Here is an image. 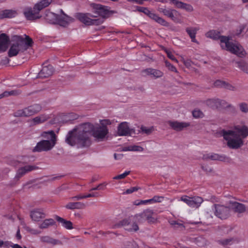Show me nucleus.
Segmentation results:
<instances>
[{
    "mask_svg": "<svg viewBox=\"0 0 248 248\" xmlns=\"http://www.w3.org/2000/svg\"><path fill=\"white\" fill-rule=\"evenodd\" d=\"M89 133L92 134L95 141L100 142L108 140L109 131L108 127L100 126L99 124L94 126L89 123H85L69 131L66 136L65 142L72 146H88L91 143Z\"/></svg>",
    "mask_w": 248,
    "mask_h": 248,
    "instance_id": "nucleus-1",
    "label": "nucleus"
},
{
    "mask_svg": "<svg viewBox=\"0 0 248 248\" xmlns=\"http://www.w3.org/2000/svg\"><path fill=\"white\" fill-rule=\"evenodd\" d=\"M220 135L227 141V145L232 149H238L244 145L243 140L248 136V127L237 125L232 130L223 129Z\"/></svg>",
    "mask_w": 248,
    "mask_h": 248,
    "instance_id": "nucleus-2",
    "label": "nucleus"
},
{
    "mask_svg": "<svg viewBox=\"0 0 248 248\" xmlns=\"http://www.w3.org/2000/svg\"><path fill=\"white\" fill-rule=\"evenodd\" d=\"M206 36L213 40H220L221 48L234 54L240 57L245 55L246 52L243 47L237 42H230V37L222 36L220 32L215 30L209 31L206 33Z\"/></svg>",
    "mask_w": 248,
    "mask_h": 248,
    "instance_id": "nucleus-3",
    "label": "nucleus"
},
{
    "mask_svg": "<svg viewBox=\"0 0 248 248\" xmlns=\"http://www.w3.org/2000/svg\"><path fill=\"white\" fill-rule=\"evenodd\" d=\"M33 44L32 39L28 35H14L11 39V46L8 51L10 57L16 56L27 50Z\"/></svg>",
    "mask_w": 248,
    "mask_h": 248,
    "instance_id": "nucleus-4",
    "label": "nucleus"
},
{
    "mask_svg": "<svg viewBox=\"0 0 248 248\" xmlns=\"http://www.w3.org/2000/svg\"><path fill=\"white\" fill-rule=\"evenodd\" d=\"M40 137L43 139L37 143L33 152H47L53 149L56 144L57 136L53 130L43 131Z\"/></svg>",
    "mask_w": 248,
    "mask_h": 248,
    "instance_id": "nucleus-5",
    "label": "nucleus"
},
{
    "mask_svg": "<svg viewBox=\"0 0 248 248\" xmlns=\"http://www.w3.org/2000/svg\"><path fill=\"white\" fill-rule=\"evenodd\" d=\"M41 109L42 107L35 104L16 111L14 113V116L16 117H29L38 113Z\"/></svg>",
    "mask_w": 248,
    "mask_h": 248,
    "instance_id": "nucleus-6",
    "label": "nucleus"
},
{
    "mask_svg": "<svg viewBox=\"0 0 248 248\" xmlns=\"http://www.w3.org/2000/svg\"><path fill=\"white\" fill-rule=\"evenodd\" d=\"M93 16L89 14L77 13L75 17L86 25H98L103 22V18L92 19Z\"/></svg>",
    "mask_w": 248,
    "mask_h": 248,
    "instance_id": "nucleus-7",
    "label": "nucleus"
},
{
    "mask_svg": "<svg viewBox=\"0 0 248 248\" xmlns=\"http://www.w3.org/2000/svg\"><path fill=\"white\" fill-rule=\"evenodd\" d=\"M155 213L152 210L147 209L142 213L137 214L134 217V218L139 222H143L146 220L149 223H155L157 218L155 217Z\"/></svg>",
    "mask_w": 248,
    "mask_h": 248,
    "instance_id": "nucleus-8",
    "label": "nucleus"
},
{
    "mask_svg": "<svg viewBox=\"0 0 248 248\" xmlns=\"http://www.w3.org/2000/svg\"><path fill=\"white\" fill-rule=\"evenodd\" d=\"M121 227H124L126 231L130 232H136L139 229L137 224L134 221H132V218H131L120 221L118 223L113 225L112 228L117 229Z\"/></svg>",
    "mask_w": 248,
    "mask_h": 248,
    "instance_id": "nucleus-9",
    "label": "nucleus"
},
{
    "mask_svg": "<svg viewBox=\"0 0 248 248\" xmlns=\"http://www.w3.org/2000/svg\"><path fill=\"white\" fill-rule=\"evenodd\" d=\"M215 215L221 219H225L230 216L231 210L228 206L220 204H214L213 205Z\"/></svg>",
    "mask_w": 248,
    "mask_h": 248,
    "instance_id": "nucleus-10",
    "label": "nucleus"
},
{
    "mask_svg": "<svg viewBox=\"0 0 248 248\" xmlns=\"http://www.w3.org/2000/svg\"><path fill=\"white\" fill-rule=\"evenodd\" d=\"M137 10L139 12L144 13L145 15L148 16L150 18L155 20L158 24L165 27L169 26V22L166 21L164 19L159 16L156 14L152 13L151 11H149L147 8L143 7H137Z\"/></svg>",
    "mask_w": 248,
    "mask_h": 248,
    "instance_id": "nucleus-11",
    "label": "nucleus"
},
{
    "mask_svg": "<svg viewBox=\"0 0 248 248\" xmlns=\"http://www.w3.org/2000/svg\"><path fill=\"white\" fill-rule=\"evenodd\" d=\"M91 6L94 10V13L98 14L101 16L100 18L104 19L108 17L110 15V12L106 6L95 3H91Z\"/></svg>",
    "mask_w": 248,
    "mask_h": 248,
    "instance_id": "nucleus-12",
    "label": "nucleus"
},
{
    "mask_svg": "<svg viewBox=\"0 0 248 248\" xmlns=\"http://www.w3.org/2000/svg\"><path fill=\"white\" fill-rule=\"evenodd\" d=\"M38 169V167L34 165H27L20 167L16 171V173L15 177V179L16 181H18L21 177L23 176L26 173H28Z\"/></svg>",
    "mask_w": 248,
    "mask_h": 248,
    "instance_id": "nucleus-13",
    "label": "nucleus"
},
{
    "mask_svg": "<svg viewBox=\"0 0 248 248\" xmlns=\"http://www.w3.org/2000/svg\"><path fill=\"white\" fill-rule=\"evenodd\" d=\"M23 14L27 20H34L39 19L41 16H39V12L37 9H35V6L33 8L28 7L24 9Z\"/></svg>",
    "mask_w": 248,
    "mask_h": 248,
    "instance_id": "nucleus-14",
    "label": "nucleus"
},
{
    "mask_svg": "<svg viewBox=\"0 0 248 248\" xmlns=\"http://www.w3.org/2000/svg\"><path fill=\"white\" fill-rule=\"evenodd\" d=\"M133 131V129L130 128L125 122L121 123L117 127V135L119 136H130Z\"/></svg>",
    "mask_w": 248,
    "mask_h": 248,
    "instance_id": "nucleus-15",
    "label": "nucleus"
},
{
    "mask_svg": "<svg viewBox=\"0 0 248 248\" xmlns=\"http://www.w3.org/2000/svg\"><path fill=\"white\" fill-rule=\"evenodd\" d=\"M141 73L143 76H148L155 79L161 78L164 75L163 72L161 70L152 68L143 69L141 71Z\"/></svg>",
    "mask_w": 248,
    "mask_h": 248,
    "instance_id": "nucleus-16",
    "label": "nucleus"
},
{
    "mask_svg": "<svg viewBox=\"0 0 248 248\" xmlns=\"http://www.w3.org/2000/svg\"><path fill=\"white\" fill-rule=\"evenodd\" d=\"M229 204L232 209L235 213L242 214L248 211V208L243 203L230 201Z\"/></svg>",
    "mask_w": 248,
    "mask_h": 248,
    "instance_id": "nucleus-17",
    "label": "nucleus"
},
{
    "mask_svg": "<svg viewBox=\"0 0 248 248\" xmlns=\"http://www.w3.org/2000/svg\"><path fill=\"white\" fill-rule=\"evenodd\" d=\"M74 20L73 18L68 16L64 13H62V14L61 15H58L56 24H59L62 27H66L70 23L74 22Z\"/></svg>",
    "mask_w": 248,
    "mask_h": 248,
    "instance_id": "nucleus-18",
    "label": "nucleus"
},
{
    "mask_svg": "<svg viewBox=\"0 0 248 248\" xmlns=\"http://www.w3.org/2000/svg\"><path fill=\"white\" fill-rule=\"evenodd\" d=\"M170 0L177 8L185 10L186 12L189 13L194 11L193 6L190 4L184 3L177 0Z\"/></svg>",
    "mask_w": 248,
    "mask_h": 248,
    "instance_id": "nucleus-19",
    "label": "nucleus"
},
{
    "mask_svg": "<svg viewBox=\"0 0 248 248\" xmlns=\"http://www.w3.org/2000/svg\"><path fill=\"white\" fill-rule=\"evenodd\" d=\"M53 73V68L51 65L44 66L38 73V78H46L51 76Z\"/></svg>",
    "mask_w": 248,
    "mask_h": 248,
    "instance_id": "nucleus-20",
    "label": "nucleus"
},
{
    "mask_svg": "<svg viewBox=\"0 0 248 248\" xmlns=\"http://www.w3.org/2000/svg\"><path fill=\"white\" fill-rule=\"evenodd\" d=\"M168 124L173 130L176 131H181L190 125L187 123L179 122L178 121H169Z\"/></svg>",
    "mask_w": 248,
    "mask_h": 248,
    "instance_id": "nucleus-21",
    "label": "nucleus"
},
{
    "mask_svg": "<svg viewBox=\"0 0 248 248\" xmlns=\"http://www.w3.org/2000/svg\"><path fill=\"white\" fill-rule=\"evenodd\" d=\"M10 38L6 34L2 33L0 35V52L6 50Z\"/></svg>",
    "mask_w": 248,
    "mask_h": 248,
    "instance_id": "nucleus-22",
    "label": "nucleus"
},
{
    "mask_svg": "<svg viewBox=\"0 0 248 248\" xmlns=\"http://www.w3.org/2000/svg\"><path fill=\"white\" fill-rule=\"evenodd\" d=\"M30 216L34 221H39L45 217V214L42 209H37L31 212Z\"/></svg>",
    "mask_w": 248,
    "mask_h": 248,
    "instance_id": "nucleus-23",
    "label": "nucleus"
},
{
    "mask_svg": "<svg viewBox=\"0 0 248 248\" xmlns=\"http://www.w3.org/2000/svg\"><path fill=\"white\" fill-rule=\"evenodd\" d=\"M17 15V11L14 9H6L0 12V17L1 18H13Z\"/></svg>",
    "mask_w": 248,
    "mask_h": 248,
    "instance_id": "nucleus-24",
    "label": "nucleus"
},
{
    "mask_svg": "<svg viewBox=\"0 0 248 248\" xmlns=\"http://www.w3.org/2000/svg\"><path fill=\"white\" fill-rule=\"evenodd\" d=\"M203 158L204 160H219L225 161L226 157L225 155H219L217 154H209L203 155Z\"/></svg>",
    "mask_w": 248,
    "mask_h": 248,
    "instance_id": "nucleus-25",
    "label": "nucleus"
},
{
    "mask_svg": "<svg viewBox=\"0 0 248 248\" xmlns=\"http://www.w3.org/2000/svg\"><path fill=\"white\" fill-rule=\"evenodd\" d=\"M65 207L66 209L70 210L82 209L85 208L86 205L81 202H70Z\"/></svg>",
    "mask_w": 248,
    "mask_h": 248,
    "instance_id": "nucleus-26",
    "label": "nucleus"
},
{
    "mask_svg": "<svg viewBox=\"0 0 248 248\" xmlns=\"http://www.w3.org/2000/svg\"><path fill=\"white\" fill-rule=\"evenodd\" d=\"M169 223L175 230L183 231L185 230V226L182 220H170Z\"/></svg>",
    "mask_w": 248,
    "mask_h": 248,
    "instance_id": "nucleus-27",
    "label": "nucleus"
},
{
    "mask_svg": "<svg viewBox=\"0 0 248 248\" xmlns=\"http://www.w3.org/2000/svg\"><path fill=\"white\" fill-rule=\"evenodd\" d=\"M41 240L43 242L47 243L52 245H59L62 244L61 241L54 239L48 236H42L41 238Z\"/></svg>",
    "mask_w": 248,
    "mask_h": 248,
    "instance_id": "nucleus-28",
    "label": "nucleus"
},
{
    "mask_svg": "<svg viewBox=\"0 0 248 248\" xmlns=\"http://www.w3.org/2000/svg\"><path fill=\"white\" fill-rule=\"evenodd\" d=\"M203 202V199L200 197L191 198L188 206L193 208L199 207Z\"/></svg>",
    "mask_w": 248,
    "mask_h": 248,
    "instance_id": "nucleus-29",
    "label": "nucleus"
},
{
    "mask_svg": "<svg viewBox=\"0 0 248 248\" xmlns=\"http://www.w3.org/2000/svg\"><path fill=\"white\" fill-rule=\"evenodd\" d=\"M48 119V116L45 114H42L33 118L31 120V122L32 123L33 125H37L45 122Z\"/></svg>",
    "mask_w": 248,
    "mask_h": 248,
    "instance_id": "nucleus-30",
    "label": "nucleus"
},
{
    "mask_svg": "<svg viewBox=\"0 0 248 248\" xmlns=\"http://www.w3.org/2000/svg\"><path fill=\"white\" fill-rule=\"evenodd\" d=\"M198 30V29L193 27H189L186 29V31L190 37L191 41L197 44L198 42L196 39L195 37Z\"/></svg>",
    "mask_w": 248,
    "mask_h": 248,
    "instance_id": "nucleus-31",
    "label": "nucleus"
},
{
    "mask_svg": "<svg viewBox=\"0 0 248 248\" xmlns=\"http://www.w3.org/2000/svg\"><path fill=\"white\" fill-rule=\"evenodd\" d=\"M52 0H42L34 5L35 9L39 12L44 8L47 7L52 2Z\"/></svg>",
    "mask_w": 248,
    "mask_h": 248,
    "instance_id": "nucleus-32",
    "label": "nucleus"
},
{
    "mask_svg": "<svg viewBox=\"0 0 248 248\" xmlns=\"http://www.w3.org/2000/svg\"><path fill=\"white\" fill-rule=\"evenodd\" d=\"M180 16V13L176 10L172 9L168 17L170 18L175 23H181L182 21L179 18Z\"/></svg>",
    "mask_w": 248,
    "mask_h": 248,
    "instance_id": "nucleus-33",
    "label": "nucleus"
},
{
    "mask_svg": "<svg viewBox=\"0 0 248 248\" xmlns=\"http://www.w3.org/2000/svg\"><path fill=\"white\" fill-rule=\"evenodd\" d=\"M56 219L58 222L62 224L63 227L67 229L70 230L73 229V224L70 221L66 220L63 218L58 216H56Z\"/></svg>",
    "mask_w": 248,
    "mask_h": 248,
    "instance_id": "nucleus-34",
    "label": "nucleus"
},
{
    "mask_svg": "<svg viewBox=\"0 0 248 248\" xmlns=\"http://www.w3.org/2000/svg\"><path fill=\"white\" fill-rule=\"evenodd\" d=\"M58 15L50 12H46V20L51 24H56Z\"/></svg>",
    "mask_w": 248,
    "mask_h": 248,
    "instance_id": "nucleus-35",
    "label": "nucleus"
},
{
    "mask_svg": "<svg viewBox=\"0 0 248 248\" xmlns=\"http://www.w3.org/2000/svg\"><path fill=\"white\" fill-rule=\"evenodd\" d=\"M206 104L209 107L212 108H218L219 99H209L206 101Z\"/></svg>",
    "mask_w": 248,
    "mask_h": 248,
    "instance_id": "nucleus-36",
    "label": "nucleus"
},
{
    "mask_svg": "<svg viewBox=\"0 0 248 248\" xmlns=\"http://www.w3.org/2000/svg\"><path fill=\"white\" fill-rule=\"evenodd\" d=\"M55 222L52 219H45L39 226V227L41 229H46L50 226L53 225Z\"/></svg>",
    "mask_w": 248,
    "mask_h": 248,
    "instance_id": "nucleus-37",
    "label": "nucleus"
},
{
    "mask_svg": "<svg viewBox=\"0 0 248 248\" xmlns=\"http://www.w3.org/2000/svg\"><path fill=\"white\" fill-rule=\"evenodd\" d=\"M218 108H233V106L231 104L228 103L225 100L219 99Z\"/></svg>",
    "mask_w": 248,
    "mask_h": 248,
    "instance_id": "nucleus-38",
    "label": "nucleus"
},
{
    "mask_svg": "<svg viewBox=\"0 0 248 248\" xmlns=\"http://www.w3.org/2000/svg\"><path fill=\"white\" fill-rule=\"evenodd\" d=\"M172 9H166L163 8H158L157 10L161 13H162L164 16L169 17Z\"/></svg>",
    "mask_w": 248,
    "mask_h": 248,
    "instance_id": "nucleus-39",
    "label": "nucleus"
},
{
    "mask_svg": "<svg viewBox=\"0 0 248 248\" xmlns=\"http://www.w3.org/2000/svg\"><path fill=\"white\" fill-rule=\"evenodd\" d=\"M140 130L143 133H145L147 135L150 134L154 130L153 127H147L144 126H141Z\"/></svg>",
    "mask_w": 248,
    "mask_h": 248,
    "instance_id": "nucleus-40",
    "label": "nucleus"
},
{
    "mask_svg": "<svg viewBox=\"0 0 248 248\" xmlns=\"http://www.w3.org/2000/svg\"><path fill=\"white\" fill-rule=\"evenodd\" d=\"M240 110L243 113L248 112V105L247 103L243 102L239 104Z\"/></svg>",
    "mask_w": 248,
    "mask_h": 248,
    "instance_id": "nucleus-41",
    "label": "nucleus"
},
{
    "mask_svg": "<svg viewBox=\"0 0 248 248\" xmlns=\"http://www.w3.org/2000/svg\"><path fill=\"white\" fill-rule=\"evenodd\" d=\"M233 241V239L230 238H227L223 240H221L218 241L219 243L223 246H227L228 245H231Z\"/></svg>",
    "mask_w": 248,
    "mask_h": 248,
    "instance_id": "nucleus-42",
    "label": "nucleus"
},
{
    "mask_svg": "<svg viewBox=\"0 0 248 248\" xmlns=\"http://www.w3.org/2000/svg\"><path fill=\"white\" fill-rule=\"evenodd\" d=\"M223 88L231 91H236L237 90L236 88L234 86L226 81Z\"/></svg>",
    "mask_w": 248,
    "mask_h": 248,
    "instance_id": "nucleus-43",
    "label": "nucleus"
},
{
    "mask_svg": "<svg viewBox=\"0 0 248 248\" xmlns=\"http://www.w3.org/2000/svg\"><path fill=\"white\" fill-rule=\"evenodd\" d=\"M192 114L193 117L196 118H201L203 116V113L199 109H195L193 110L192 112Z\"/></svg>",
    "mask_w": 248,
    "mask_h": 248,
    "instance_id": "nucleus-44",
    "label": "nucleus"
},
{
    "mask_svg": "<svg viewBox=\"0 0 248 248\" xmlns=\"http://www.w3.org/2000/svg\"><path fill=\"white\" fill-rule=\"evenodd\" d=\"M128 150L129 151L142 152L143 150V148L140 146L132 145L129 146V148Z\"/></svg>",
    "mask_w": 248,
    "mask_h": 248,
    "instance_id": "nucleus-45",
    "label": "nucleus"
},
{
    "mask_svg": "<svg viewBox=\"0 0 248 248\" xmlns=\"http://www.w3.org/2000/svg\"><path fill=\"white\" fill-rule=\"evenodd\" d=\"M181 61L187 68H192L191 67L192 62L191 60H190L189 59L185 60L184 58L182 57Z\"/></svg>",
    "mask_w": 248,
    "mask_h": 248,
    "instance_id": "nucleus-46",
    "label": "nucleus"
},
{
    "mask_svg": "<svg viewBox=\"0 0 248 248\" xmlns=\"http://www.w3.org/2000/svg\"><path fill=\"white\" fill-rule=\"evenodd\" d=\"M130 173V171H126L124 172V173L117 175L113 178V179H122L124 178L126 176H127Z\"/></svg>",
    "mask_w": 248,
    "mask_h": 248,
    "instance_id": "nucleus-47",
    "label": "nucleus"
},
{
    "mask_svg": "<svg viewBox=\"0 0 248 248\" xmlns=\"http://www.w3.org/2000/svg\"><path fill=\"white\" fill-rule=\"evenodd\" d=\"M165 65H166V66L168 68V69L169 70H170V71L175 72L176 73L178 72L176 68L168 61H165Z\"/></svg>",
    "mask_w": 248,
    "mask_h": 248,
    "instance_id": "nucleus-48",
    "label": "nucleus"
},
{
    "mask_svg": "<svg viewBox=\"0 0 248 248\" xmlns=\"http://www.w3.org/2000/svg\"><path fill=\"white\" fill-rule=\"evenodd\" d=\"M111 124V122L109 120L105 119L103 120L100 121V124L99 125L100 126H104L106 127H108L107 126L108 125H110Z\"/></svg>",
    "mask_w": 248,
    "mask_h": 248,
    "instance_id": "nucleus-49",
    "label": "nucleus"
},
{
    "mask_svg": "<svg viewBox=\"0 0 248 248\" xmlns=\"http://www.w3.org/2000/svg\"><path fill=\"white\" fill-rule=\"evenodd\" d=\"M225 81L220 80H217L214 83L215 86L218 88H224Z\"/></svg>",
    "mask_w": 248,
    "mask_h": 248,
    "instance_id": "nucleus-50",
    "label": "nucleus"
},
{
    "mask_svg": "<svg viewBox=\"0 0 248 248\" xmlns=\"http://www.w3.org/2000/svg\"><path fill=\"white\" fill-rule=\"evenodd\" d=\"M163 199L164 197L162 196H154L152 199H150L151 203L152 202H161Z\"/></svg>",
    "mask_w": 248,
    "mask_h": 248,
    "instance_id": "nucleus-51",
    "label": "nucleus"
},
{
    "mask_svg": "<svg viewBox=\"0 0 248 248\" xmlns=\"http://www.w3.org/2000/svg\"><path fill=\"white\" fill-rule=\"evenodd\" d=\"M85 198V195H78L76 196L70 198V200L71 201H78Z\"/></svg>",
    "mask_w": 248,
    "mask_h": 248,
    "instance_id": "nucleus-52",
    "label": "nucleus"
},
{
    "mask_svg": "<svg viewBox=\"0 0 248 248\" xmlns=\"http://www.w3.org/2000/svg\"><path fill=\"white\" fill-rule=\"evenodd\" d=\"M21 91L20 90H12L10 91H8V93L9 94V96H16L19 95L21 93Z\"/></svg>",
    "mask_w": 248,
    "mask_h": 248,
    "instance_id": "nucleus-53",
    "label": "nucleus"
},
{
    "mask_svg": "<svg viewBox=\"0 0 248 248\" xmlns=\"http://www.w3.org/2000/svg\"><path fill=\"white\" fill-rule=\"evenodd\" d=\"M191 199V197H189L187 196H183L181 197V201L185 202L188 205Z\"/></svg>",
    "mask_w": 248,
    "mask_h": 248,
    "instance_id": "nucleus-54",
    "label": "nucleus"
},
{
    "mask_svg": "<svg viewBox=\"0 0 248 248\" xmlns=\"http://www.w3.org/2000/svg\"><path fill=\"white\" fill-rule=\"evenodd\" d=\"M166 53L167 54V56L170 59H171V60L173 61H175L176 62H178V61L177 60V59L175 58V57L173 55V54H172V53L169 51V50H166Z\"/></svg>",
    "mask_w": 248,
    "mask_h": 248,
    "instance_id": "nucleus-55",
    "label": "nucleus"
},
{
    "mask_svg": "<svg viewBox=\"0 0 248 248\" xmlns=\"http://www.w3.org/2000/svg\"><path fill=\"white\" fill-rule=\"evenodd\" d=\"M106 185H107L106 183H103L100 184L97 186H96L95 187H93L92 189H91L89 191H92L93 190H97L101 189H102V187H101L102 186H106Z\"/></svg>",
    "mask_w": 248,
    "mask_h": 248,
    "instance_id": "nucleus-56",
    "label": "nucleus"
},
{
    "mask_svg": "<svg viewBox=\"0 0 248 248\" xmlns=\"http://www.w3.org/2000/svg\"><path fill=\"white\" fill-rule=\"evenodd\" d=\"M139 189V188L138 187H132L130 188L129 189H127L125 193L126 194H130L134 191H137Z\"/></svg>",
    "mask_w": 248,
    "mask_h": 248,
    "instance_id": "nucleus-57",
    "label": "nucleus"
},
{
    "mask_svg": "<svg viewBox=\"0 0 248 248\" xmlns=\"http://www.w3.org/2000/svg\"><path fill=\"white\" fill-rule=\"evenodd\" d=\"M202 169L207 172H211L212 171V170L211 168L209 167L208 166H203V165H202Z\"/></svg>",
    "mask_w": 248,
    "mask_h": 248,
    "instance_id": "nucleus-58",
    "label": "nucleus"
},
{
    "mask_svg": "<svg viewBox=\"0 0 248 248\" xmlns=\"http://www.w3.org/2000/svg\"><path fill=\"white\" fill-rule=\"evenodd\" d=\"M99 196L98 193H90L85 195L86 198L90 197H97Z\"/></svg>",
    "mask_w": 248,
    "mask_h": 248,
    "instance_id": "nucleus-59",
    "label": "nucleus"
},
{
    "mask_svg": "<svg viewBox=\"0 0 248 248\" xmlns=\"http://www.w3.org/2000/svg\"><path fill=\"white\" fill-rule=\"evenodd\" d=\"M13 243L12 242H9V241H3L2 246L5 248H8L9 247H11V245Z\"/></svg>",
    "mask_w": 248,
    "mask_h": 248,
    "instance_id": "nucleus-60",
    "label": "nucleus"
},
{
    "mask_svg": "<svg viewBox=\"0 0 248 248\" xmlns=\"http://www.w3.org/2000/svg\"><path fill=\"white\" fill-rule=\"evenodd\" d=\"M8 96H9L8 91H5L2 93L0 94V99Z\"/></svg>",
    "mask_w": 248,
    "mask_h": 248,
    "instance_id": "nucleus-61",
    "label": "nucleus"
},
{
    "mask_svg": "<svg viewBox=\"0 0 248 248\" xmlns=\"http://www.w3.org/2000/svg\"><path fill=\"white\" fill-rule=\"evenodd\" d=\"M114 157L116 160L121 159L123 157V154H114Z\"/></svg>",
    "mask_w": 248,
    "mask_h": 248,
    "instance_id": "nucleus-62",
    "label": "nucleus"
},
{
    "mask_svg": "<svg viewBox=\"0 0 248 248\" xmlns=\"http://www.w3.org/2000/svg\"><path fill=\"white\" fill-rule=\"evenodd\" d=\"M16 238L18 239V240H20L21 238V236L20 234V230L19 229H18L17 230V231L16 232Z\"/></svg>",
    "mask_w": 248,
    "mask_h": 248,
    "instance_id": "nucleus-63",
    "label": "nucleus"
},
{
    "mask_svg": "<svg viewBox=\"0 0 248 248\" xmlns=\"http://www.w3.org/2000/svg\"><path fill=\"white\" fill-rule=\"evenodd\" d=\"M11 247H12V248H22L18 244H14L13 243L11 245Z\"/></svg>",
    "mask_w": 248,
    "mask_h": 248,
    "instance_id": "nucleus-64",
    "label": "nucleus"
}]
</instances>
